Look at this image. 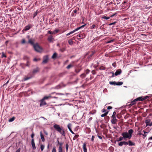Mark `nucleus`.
Masks as SVG:
<instances>
[{
	"label": "nucleus",
	"instance_id": "obj_24",
	"mask_svg": "<svg viewBox=\"0 0 152 152\" xmlns=\"http://www.w3.org/2000/svg\"><path fill=\"white\" fill-rule=\"evenodd\" d=\"M123 84V82H116V85L121 86Z\"/></svg>",
	"mask_w": 152,
	"mask_h": 152
},
{
	"label": "nucleus",
	"instance_id": "obj_4",
	"mask_svg": "<svg viewBox=\"0 0 152 152\" xmlns=\"http://www.w3.org/2000/svg\"><path fill=\"white\" fill-rule=\"evenodd\" d=\"M86 25V24H84L83 25L81 26L80 27H79L77 28L75 30H73L72 31L70 32L69 33H68L67 34H66V36H68L71 34H72L75 33L76 31H78L81 28L84 27Z\"/></svg>",
	"mask_w": 152,
	"mask_h": 152
},
{
	"label": "nucleus",
	"instance_id": "obj_21",
	"mask_svg": "<svg viewBox=\"0 0 152 152\" xmlns=\"http://www.w3.org/2000/svg\"><path fill=\"white\" fill-rule=\"evenodd\" d=\"M57 56V54L56 53H55L53 54L52 56V58L53 59H54L56 58Z\"/></svg>",
	"mask_w": 152,
	"mask_h": 152
},
{
	"label": "nucleus",
	"instance_id": "obj_30",
	"mask_svg": "<svg viewBox=\"0 0 152 152\" xmlns=\"http://www.w3.org/2000/svg\"><path fill=\"white\" fill-rule=\"evenodd\" d=\"M58 31L59 30L58 29H56L53 31V34H55L57 33Z\"/></svg>",
	"mask_w": 152,
	"mask_h": 152
},
{
	"label": "nucleus",
	"instance_id": "obj_55",
	"mask_svg": "<svg viewBox=\"0 0 152 152\" xmlns=\"http://www.w3.org/2000/svg\"><path fill=\"white\" fill-rule=\"evenodd\" d=\"M39 60V59H37L36 58H34V61H38V60Z\"/></svg>",
	"mask_w": 152,
	"mask_h": 152
},
{
	"label": "nucleus",
	"instance_id": "obj_32",
	"mask_svg": "<svg viewBox=\"0 0 152 152\" xmlns=\"http://www.w3.org/2000/svg\"><path fill=\"white\" fill-rule=\"evenodd\" d=\"M68 43H69V44L72 45L73 44V41L71 40H69L68 41Z\"/></svg>",
	"mask_w": 152,
	"mask_h": 152
},
{
	"label": "nucleus",
	"instance_id": "obj_26",
	"mask_svg": "<svg viewBox=\"0 0 152 152\" xmlns=\"http://www.w3.org/2000/svg\"><path fill=\"white\" fill-rule=\"evenodd\" d=\"M45 148V145H40V149L41 151L43 150Z\"/></svg>",
	"mask_w": 152,
	"mask_h": 152
},
{
	"label": "nucleus",
	"instance_id": "obj_17",
	"mask_svg": "<svg viewBox=\"0 0 152 152\" xmlns=\"http://www.w3.org/2000/svg\"><path fill=\"white\" fill-rule=\"evenodd\" d=\"M51 97H52V96L50 95H49L48 96H45L42 99L45 100V99H47L50 98H51Z\"/></svg>",
	"mask_w": 152,
	"mask_h": 152
},
{
	"label": "nucleus",
	"instance_id": "obj_15",
	"mask_svg": "<svg viewBox=\"0 0 152 152\" xmlns=\"http://www.w3.org/2000/svg\"><path fill=\"white\" fill-rule=\"evenodd\" d=\"M39 69L38 67H37L35 69H34L33 71V74H35L39 72Z\"/></svg>",
	"mask_w": 152,
	"mask_h": 152
},
{
	"label": "nucleus",
	"instance_id": "obj_52",
	"mask_svg": "<svg viewBox=\"0 0 152 152\" xmlns=\"http://www.w3.org/2000/svg\"><path fill=\"white\" fill-rule=\"evenodd\" d=\"M116 23V22H113V23H110L109 24V25H110V26H111L112 25H114V24H115V23Z\"/></svg>",
	"mask_w": 152,
	"mask_h": 152
},
{
	"label": "nucleus",
	"instance_id": "obj_23",
	"mask_svg": "<svg viewBox=\"0 0 152 152\" xmlns=\"http://www.w3.org/2000/svg\"><path fill=\"white\" fill-rule=\"evenodd\" d=\"M30 28V27L29 26H27L25 27L24 29L25 31H27L29 30Z\"/></svg>",
	"mask_w": 152,
	"mask_h": 152
},
{
	"label": "nucleus",
	"instance_id": "obj_37",
	"mask_svg": "<svg viewBox=\"0 0 152 152\" xmlns=\"http://www.w3.org/2000/svg\"><path fill=\"white\" fill-rule=\"evenodd\" d=\"M85 75L84 74H82L80 75V77L82 78H83L85 77Z\"/></svg>",
	"mask_w": 152,
	"mask_h": 152
},
{
	"label": "nucleus",
	"instance_id": "obj_20",
	"mask_svg": "<svg viewBox=\"0 0 152 152\" xmlns=\"http://www.w3.org/2000/svg\"><path fill=\"white\" fill-rule=\"evenodd\" d=\"M128 145L129 146H133L134 145V144L131 141L129 140L128 142Z\"/></svg>",
	"mask_w": 152,
	"mask_h": 152
},
{
	"label": "nucleus",
	"instance_id": "obj_12",
	"mask_svg": "<svg viewBox=\"0 0 152 152\" xmlns=\"http://www.w3.org/2000/svg\"><path fill=\"white\" fill-rule=\"evenodd\" d=\"M121 72L122 71L121 69H118V70H117L115 73V76H117L118 75H119L121 73Z\"/></svg>",
	"mask_w": 152,
	"mask_h": 152
},
{
	"label": "nucleus",
	"instance_id": "obj_59",
	"mask_svg": "<svg viewBox=\"0 0 152 152\" xmlns=\"http://www.w3.org/2000/svg\"><path fill=\"white\" fill-rule=\"evenodd\" d=\"M95 27V26L94 25H93L91 26V28H94Z\"/></svg>",
	"mask_w": 152,
	"mask_h": 152
},
{
	"label": "nucleus",
	"instance_id": "obj_1",
	"mask_svg": "<svg viewBox=\"0 0 152 152\" xmlns=\"http://www.w3.org/2000/svg\"><path fill=\"white\" fill-rule=\"evenodd\" d=\"M134 131L132 129H130L128 131V132H124L121 134V135L124 137L125 140H126V139H130L132 137V134Z\"/></svg>",
	"mask_w": 152,
	"mask_h": 152
},
{
	"label": "nucleus",
	"instance_id": "obj_6",
	"mask_svg": "<svg viewBox=\"0 0 152 152\" xmlns=\"http://www.w3.org/2000/svg\"><path fill=\"white\" fill-rule=\"evenodd\" d=\"M40 104L39 106L40 107L43 106L44 105H46L47 103L46 102L44 101V100H43L42 99H41L40 101Z\"/></svg>",
	"mask_w": 152,
	"mask_h": 152
},
{
	"label": "nucleus",
	"instance_id": "obj_38",
	"mask_svg": "<svg viewBox=\"0 0 152 152\" xmlns=\"http://www.w3.org/2000/svg\"><path fill=\"white\" fill-rule=\"evenodd\" d=\"M6 57V55L4 54V53H2V55H1V57L3 58V57Z\"/></svg>",
	"mask_w": 152,
	"mask_h": 152
},
{
	"label": "nucleus",
	"instance_id": "obj_18",
	"mask_svg": "<svg viewBox=\"0 0 152 152\" xmlns=\"http://www.w3.org/2000/svg\"><path fill=\"white\" fill-rule=\"evenodd\" d=\"M150 122V120H146L145 121V122L146 124V126H149V125H150L149 123Z\"/></svg>",
	"mask_w": 152,
	"mask_h": 152
},
{
	"label": "nucleus",
	"instance_id": "obj_11",
	"mask_svg": "<svg viewBox=\"0 0 152 152\" xmlns=\"http://www.w3.org/2000/svg\"><path fill=\"white\" fill-rule=\"evenodd\" d=\"M53 39L54 38L52 35L49 36L48 39V40L50 42H53Z\"/></svg>",
	"mask_w": 152,
	"mask_h": 152
},
{
	"label": "nucleus",
	"instance_id": "obj_8",
	"mask_svg": "<svg viewBox=\"0 0 152 152\" xmlns=\"http://www.w3.org/2000/svg\"><path fill=\"white\" fill-rule=\"evenodd\" d=\"M66 86V85L63 84V83H61L60 84L58 85L55 87V88L56 89H59L62 87H64Z\"/></svg>",
	"mask_w": 152,
	"mask_h": 152
},
{
	"label": "nucleus",
	"instance_id": "obj_14",
	"mask_svg": "<svg viewBox=\"0 0 152 152\" xmlns=\"http://www.w3.org/2000/svg\"><path fill=\"white\" fill-rule=\"evenodd\" d=\"M83 150L84 152H87V149L86 147V145L85 143H84L83 144Z\"/></svg>",
	"mask_w": 152,
	"mask_h": 152
},
{
	"label": "nucleus",
	"instance_id": "obj_56",
	"mask_svg": "<svg viewBox=\"0 0 152 152\" xmlns=\"http://www.w3.org/2000/svg\"><path fill=\"white\" fill-rule=\"evenodd\" d=\"M113 40H110V41H108L107 42V43H110L111 42H113Z\"/></svg>",
	"mask_w": 152,
	"mask_h": 152
},
{
	"label": "nucleus",
	"instance_id": "obj_57",
	"mask_svg": "<svg viewBox=\"0 0 152 152\" xmlns=\"http://www.w3.org/2000/svg\"><path fill=\"white\" fill-rule=\"evenodd\" d=\"M80 71V69L78 71L76 70H75V72H76V73H78Z\"/></svg>",
	"mask_w": 152,
	"mask_h": 152
},
{
	"label": "nucleus",
	"instance_id": "obj_45",
	"mask_svg": "<svg viewBox=\"0 0 152 152\" xmlns=\"http://www.w3.org/2000/svg\"><path fill=\"white\" fill-rule=\"evenodd\" d=\"M58 152H62V150L61 149V148L58 149Z\"/></svg>",
	"mask_w": 152,
	"mask_h": 152
},
{
	"label": "nucleus",
	"instance_id": "obj_28",
	"mask_svg": "<svg viewBox=\"0 0 152 152\" xmlns=\"http://www.w3.org/2000/svg\"><path fill=\"white\" fill-rule=\"evenodd\" d=\"M123 139H124V137H123V136L120 137L119 138L118 140H117V141H121L123 140Z\"/></svg>",
	"mask_w": 152,
	"mask_h": 152
},
{
	"label": "nucleus",
	"instance_id": "obj_58",
	"mask_svg": "<svg viewBox=\"0 0 152 152\" xmlns=\"http://www.w3.org/2000/svg\"><path fill=\"white\" fill-rule=\"evenodd\" d=\"M20 149L19 148L15 152H20Z\"/></svg>",
	"mask_w": 152,
	"mask_h": 152
},
{
	"label": "nucleus",
	"instance_id": "obj_48",
	"mask_svg": "<svg viewBox=\"0 0 152 152\" xmlns=\"http://www.w3.org/2000/svg\"><path fill=\"white\" fill-rule=\"evenodd\" d=\"M68 145L67 144L66 145V151H68Z\"/></svg>",
	"mask_w": 152,
	"mask_h": 152
},
{
	"label": "nucleus",
	"instance_id": "obj_61",
	"mask_svg": "<svg viewBox=\"0 0 152 152\" xmlns=\"http://www.w3.org/2000/svg\"><path fill=\"white\" fill-rule=\"evenodd\" d=\"M106 110L105 109L102 110V111L103 113L105 112L106 111Z\"/></svg>",
	"mask_w": 152,
	"mask_h": 152
},
{
	"label": "nucleus",
	"instance_id": "obj_39",
	"mask_svg": "<svg viewBox=\"0 0 152 152\" xmlns=\"http://www.w3.org/2000/svg\"><path fill=\"white\" fill-rule=\"evenodd\" d=\"M58 144H59V145H60V146L58 148H61V149L62 150V143H59Z\"/></svg>",
	"mask_w": 152,
	"mask_h": 152
},
{
	"label": "nucleus",
	"instance_id": "obj_50",
	"mask_svg": "<svg viewBox=\"0 0 152 152\" xmlns=\"http://www.w3.org/2000/svg\"><path fill=\"white\" fill-rule=\"evenodd\" d=\"M48 34H53V31L52 32V31H48Z\"/></svg>",
	"mask_w": 152,
	"mask_h": 152
},
{
	"label": "nucleus",
	"instance_id": "obj_51",
	"mask_svg": "<svg viewBox=\"0 0 152 152\" xmlns=\"http://www.w3.org/2000/svg\"><path fill=\"white\" fill-rule=\"evenodd\" d=\"M94 135H93L92 136V137H91V141H93L94 140Z\"/></svg>",
	"mask_w": 152,
	"mask_h": 152
},
{
	"label": "nucleus",
	"instance_id": "obj_62",
	"mask_svg": "<svg viewBox=\"0 0 152 152\" xmlns=\"http://www.w3.org/2000/svg\"><path fill=\"white\" fill-rule=\"evenodd\" d=\"M90 72V71L88 69H87L86 70V73L87 74H88Z\"/></svg>",
	"mask_w": 152,
	"mask_h": 152
},
{
	"label": "nucleus",
	"instance_id": "obj_64",
	"mask_svg": "<svg viewBox=\"0 0 152 152\" xmlns=\"http://www.w3.org/2000/svg\"><path fill=\"white\" fill-rule=\"evenodd\" d=\"M148 140H152V136L149 137V138H148Z\"/></svg>",
	"mask_w": 152,
	"mask_h": 152
},
{
	"label": "nucleus",
	"instance_id": "obj_7",
	"mask_svg": "<svg viewBox=\"0 0 152 152\" xmlns=\"http://www.w3.org/2000/svg\"><path fill=\"white\" fill-rule=\"evenodd\" d=\"M48 60V56H46L44 57V59L42 61V63L45 64L47 63Z\"/></svg>",
	"mask_w": 152,
	"mask_h": 152
},
{
	"label": "nucleus",
	"instance_id": "obj_27",
	"mask_svg": "<svg viewBox=\"0 0 152 152\" xmlns=\"http://www.w3.org/2000/svg\"><path fill=\"white\" fill-rule=\"evenodd\" d=\"M79 136L78 134L75 135V136H74V137L73 138V140H75L79 137Z\"/></svg>",
	"mask_w": 152,
	"mask_h": 152
},
{
	"label": "nucleus",
	"instance_id": "obj_34",
	"mask_svg": "<svg viewBox=\"0 0 152 152\" xmlns=\"http://www.w3.org/2000/svg\"><path fill=\"white\" fill-rule=\"evenodd\" d=\"M31 78V77H26L24 78V80L25 81L27 80L28 79H30Z\"/></svg>",
	"mask_w": 152,
	"mask_h": 152
},
{
	"label": "nucleus",
	"instance_id": "obj_63",
	"mask_svg": "<svg viewBox=\"0 0 152 152\" xmlns=\"http://www.w3.org/2000/svg\"><path fill=\"white\" fill-rule=\"evenodd\" d=\"M98 137L99 139H102V137L98 135Z\"/></svg>",
	"mask_w": 152,
	"mask_h": 152
},
{
	"label": "nucleus",
	"instance_id": "obj_33",
	"mask_svg": "<svg viewBox=\"0 0 152 152\" xmlns=\"http://www.w3.org/2000/svg\"><path fill=\"white\" fill-rule=\"evenodd\" d=\"M108 113V112H106L105 113L102 114L101 115V117H103L106 116Z\"/></svg>",
	"mask_w": 152,
	"mask_h": 152
},
{
	"label": "nucleus",
	"instance_id": "obj_5",
	"mask_svg": "<svg viewBox=\"0 0 152 152\" xmlns=\"http://www.w3.org/2000/svg\"><path fill=\"white\" fill-rule=\"evenodd\" d=\"M148 98V96H146L144 97H143V96H141L139 97L137 99H135V101H143L145 99H146Z\"/></svg>",
	"mask_w": 152,
	"mask_h": 152
},
{
	"label": "nucleus",
	"instance_id": "obj_10",
	"mask_svg": "<svg viewBox=\"0 0 152 152\" xmlns=\"http://www.w3.org/2000/svg\"><path fill=\"white\" fill-rule=\"evenodd\" d=\"M112 119L111 120V123L113 124H115L117 121V120L115 117H112Z\"/></svg>",
	"mask_w": 152,
	"mask_h": 152
},
{
	"label": "nucleus",
	"instance_id": "obj_49",
	"mask_svg": "<svg viewBox=\"0 0 152 152\" xmlns=\"http://www.w3.org/2000/svg\"><path fill=\"white\" fill-rule=\"evenodd\" d=\"M110 73H111L112 74V76L111 77H114V73L113 72H110Z\"/></svg>",
	"mask_w": 152,
	"mask_h": 152
},
{
	"label": "nucleus",
	"instance_id": "obj_31",
	"mask_svg": "<svg viewBox=\"0 0 152 152\" xmlns=\"http://www.w3.org/2000/svg\"><path fill=\"white\" fill-rule=\"evenodd\" d=\"M118 145L120 146H122L124 145V142L123 141L119 143H118Z\"/></svg>",
	"mask_w": 152,
	"mask_h": 152
},
{
	"label": "nucleus",
	"instance_id": "obj_41",
	"mask_svg": "<svg viewBox=\"0 0 152 152\" xmlns=\"http://www.w3.org/2000/svg\"><path fill=\"white\" fill-rule=\"evenodd\" d=\"M124 145H128V142L123 141Z\"/></svg>",
	"mask_w": 152,
	"mask_h": 152
},
{
	"label": "nucleus",
	"instance_id": "obj_16",
	"mask_svg": "<svg viewBox=\"0 0 152 152\" xmlns=\"http://www.w3.org/2000/svg\"><path fill=\"white\" fill-rule=\"evenodd\" d=\"M137 101H135V99L131 102V103L129 104V106H132L134 105L135 104H136V102Z\"/></svg>",
	"mask_w": 152,
	"mask_h": 152
},
{
	"label": "nucleus",
	"instance_id": "obj_19",
	"mask_svg": "<svg viewBox=\"0 0 152 152\" xmlns=\"http://www.w3.org/2000/svg\"><path fill=\"white\" fill-rule=\"evenodd\" d=\"M28 42L30 43L31 45H33V47H34V45L35 44H34V42L31 39H30L28 40Z\"/></svg>",
	"mask_w": 152,
	"mask_h": 152
},
{
	"label": "nucleus",
	"instance_id": "obj_36",
	"mask_svg": "<svg viewBox=\"0 0 152 152\" xmlns=\"http://www.w3.org/2000/svg\"><path fill=\"white\" fill-rule=\"evenodd\" d=\"M102 18L104 19H105L106 20H108L110 19V17H107L105 16H104L102 17Z\"/></svg>",
	"mask_w": 152,
	"mask_h": 152
},
{
	"label": "nucleus",
	"instance_id": "obj_60",
	"mask_svg": "<svg viewBox=\"0 0 152 152\" xmlns=\"http://www.w3.org/2000/svg\"><path fill=\"white\" fill-rule=\"evenodd\" d=\"M116 14V13H115L113 15H110V17H113L114 16H115Z\"/></svg>",
	"mask_w": 152,
	"mask_h": 152
},
{
	"label": "nucleus",
	"instance_id": "obj_54",
	"mask_svg": "<svg viewBox=\"0 0 152 152\" xmlns=\"http://www.w3.org/2000/svg\"><path fill=\"white\" fill-rule=\"evenodd\" d=\"M44 133L46 135H48V132L46 131H44Z\"/></svg>",
	"mask_w": 152,
	"mask_h": 152
},
{
	"label": "nucleus",
	"instance_id": "obj_29",
	"mask_svg": "<svg viewBox=\"0 0 152 152\" xmlns=\"http://www.w3.org/2000/svg\"><path fill=\"white\" fill-rule=\"evenodd\" d=\"M71 126H72L71 124L70 123H69L67 125V127H68V128L69 129H71Z\"/></svg>",
	"mask_w": 152,
	"mask_h": 152
},
{
	"label": "nucleus",
	"instance_id": "obj_42",
	"mask_svg": "<svg viewBox=\"0 0 152 152\" xmlns=\"http://www.w3.org/2000/svg\"><path fill=\"white\" fill-rule=\"evenodd\" d=\"M52 152H56V149L55 148H53L52 151Z\"/></svg>",
	"mask_w": 152,
	"mask_h": 152
},
{
	"label": "nucleus",
	"instance_id": "obj_22",
	"mask_svg": "<svg viewBox=\"0 0 152 152\" xmlns=\"http://www.w3.org/2000/svg\"><path fill=\"white\" fill-rule=\"evenodd\" d=\"M109 83L110 85H116V82L115 81H111Z\"/></svg>",
	"mask_w": 152,
	"mask_h": 152
},
{
	"label": "nucleus",
	"instance_id": "obj_53",
	"mask_svg": "<svg viewBox=\"0 0 152 152\" xmlns=\"http://www.w3.org/2000/svg\"><path fill=\"white\" fill-rule=\"evenodd\" d=\"M112 107L111 106H108L107 108V109H108V110H110V109H112Z\"/></svg>",
	"mask_w": 152,
	"mask_h": 152
},
{
	"label": "nucleus",
	"instance_id": "obj_35",
	"mask_svg": "<svg viewBox=\"0 0 152 152\" xmlns=\"http://www.w3.org/2000/svg\"><path fill=\"white\" fill-rule=\"evenodd\" d=\"M72 65H71V64H69V65L66 67V68L67 69H69L71 67H72Z\"/></svg>",
	"mask_w": 152,
	"mask_h": 152
},
{
	"label": "nucleus",
	"instance_id": "obj_3",
	"mask_svg": "<svg viewBox=\"0 0 152 152\" xmlns=\"http://www.w3.org/2000/svg\"><path fill=\"white\" fill-rule=\"evenodd\" d=\"M34 48L35 50L37 52H41L42 51V48L40 47L37 43L34 45Z\"/></svg>",
	"mask_w": 152,
	"mask_h": 152
},
{
	"label": "nucleus",
	"instance_id": "obj_47",
	"mask_svg": "<svg viewBox=\"0 0 152 152\" xmlns=\"http://www.w3.org/2000/svg\"><path fill=\"white\" fill-rule=\"evenodd\" d=\"M37 12H35L34 14V17H35L37 15Z\"/></svg>",
	"mask_w": 152,
	"mask_h": 152
},
{
	"label": "nucleus",
	"instance_id": "obj_44",
	"mask_svg": "<svg viewBox=\"0 0 152 152\" xmlns=\"http://www.w3.org/2000/svg\"><path fill=\"white\" fill-rule=\"evenodd\" d=\"M34 134L33 133L32 134H31V137L32 138V139H34Z\"/></svg>",
	"mask_w": 152,
	"mask_h": 152
},
{
	"label": "nucleus",
	"instance_id": "obj_9",
	"mask_svg": "<svg viewBox=\"0 0 152 152\" xmlns=\"http://www.w3.org/2000/svg\"><path fill=\"white\" fill-rule=\"evenodd\" d=\"M31 144L32 147V148L33 150L36 149V146L34 143V139H32L31 140Z\"/></svg>",
	"mask_w": 152,
	"mask_h": 152
},
{
	"label": "nucleus",
	"instance_id": "obj_25",
	"mask_svg": "<svg viewBox=\"0 0 152 152\" xmlns=\"http://www.w3.org/2000/svg\"><path fill=\"white\" fill-rule=\"evenodd\" d=\"M15 119V117H13L12 118H10L9 120V122H12L13 121H14Z\"/></svg>",
	"mask_w": 152,
	"mask_h": 152
},
{
	"label": "nucleus",
	"instance_id": "obj_43",
	"mask_svg": "<svg viewBox=\"0 0 152 152\" xmlns=\"http://www.w3.org/2000/svg\"><path fill=\"white\" fill-rule=\"evenodd\" d=\"M24 58L25 59H29V57L27 56H24Z\"/></svg>",
	"mask_w": 152,
	"mask_h": 152
},
{
	"label": "nucleus",
	"instance_id": "obj_40",
	"mask_svg": "<svg viewBox=\"0 0 152 152\" xmlns=\"http://www.w3.org/2000/svg\"><path fill=\"white\" fill-rule=\"evenodd\" d=\"M26 42V41L25 39H22V41L21 42V43L22 44L25 43Z\"/></svg>",
	"mask_w": 152,
	"mask_h": 152
},
{
	"label": "nucleus",
	"instance_id": "obj_2",
	"mask_svg": "<svg viewBox=\"0 0 152 152\" xmlns=\"http://www.w3.org/2000/svg\"><path fill=\"white\" fill-rule=\"evenodd\" d=\"M54 128L63 136H65V133L64 129L62 127H60L58 125L55 124L53 126Z\"/></svg>",
	"mask_w": 152,
	"mask_h": 152
},
{
	"label": "nucleus",
	"instance_id": "obj_46",
	"mask_svg": "<svg viewBox=\"0 0 152 152\" xmlns=\"http://www.w3.org/2000/svg\"><path fill=\"white\" fill-rule=\"evenodd\" d=\"M115 114H116V112H113V114L112 116V117H115Z\"/></svg>",
	"mask_w": 152,
	"mask_h": 152
},
{
	"label": "nucleus",
	"instance_id": "obj_13",
	"mask_svg": "<svg viewBox=\"0 0 152 152\" xmlns=\"http://www.w3.org/2000/svg\"><path fill=\"white\" fill-rule=\"evenodd\" d=\"M40 136L41 139L42 140L43 142H44L45 141V138L44 137L43 134H42L41 132H40Z\"/></svg>",
	"mask_w": 152,
	"mask_h": 152
}]
</instances>
